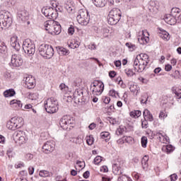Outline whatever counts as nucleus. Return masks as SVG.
<instances>
[{"label":"nucleus","mask_w":181,"mask_h":181,"mask_svg":"<svg viewBox=\"0 0 181 181\" xmlns=\"http://www.w3.org/2000/svg\"><path fill=\"white\" fill-rule=\"evenodd\" d=\"M149 63V56L146 54H140L136 56L133 62V67L137 73H142Z\"/></svg>","instance_id":"1"},{"label":"nucleus","mask_w":181,"mask_h":181,"mask_svg":"<svg viewBox=\"0 0 181 181\" xmlns=\"http://www.w3.org/2000/svg\"><path fill=\"white\" fill-rule=\"evenodd\" d=\"M45 111L48 114H54L59 111V102L55 98H49L44 103Z\"/></svg>","instance_id":"2"},{"label":"nucleus","mask_w":181,"mask_h":181,"mask_svg":"<svg viewBox=\"0 0 181 181\" xmlns=\"http://www.w3.org/2000/svg\"><path fill=\"white\" fill-rule=\"evenodd\" d=\"M12 25V15L8 11H0V30L4 28H10Z\"/></svg>","instance_id":"3"},{"label":"nucleus","mask_w":181,"mask_h":181,"mask_svg":"<svg viewBox=\"0 0 181 181\" xmlns=\"http://www.w3.org/2000/svg\"><path fill=\"white\" fill-rule=\"evenodd\" d=\"M121 19V11L119 8H113L110 11L107 17L109 25H117Z\"/></svg>","instance_id":"4"},{"label":"nucleus","mask_w":181,"mask_h":181,"mask_svg":"<svg viewBox=\"0 0 181 181\" xmlns=\"http://www.w3.org/2000/svg\"><path fill=\"white\" fill-rule=\"evenodd\" d=\"M23 50L24 53L30 56V57L33 56L36 52V47L33 41H31L30 39L25 40L23 42Z\"/></svg>","instance_id":"5"},{"label":"nucleus","mask_w":181,"mask_h":181,"mask_svg":"<svg viewBox=\"0 0 181 181\" xmlns=\"http://www.w3.org/2000/svg\"><path fill=\"white\" fill-rule=\"evenodd\" d=\"M38 50L40 56H42V57H45V59H52L53 54H54V49H53V47L49 45H42L40 46Z\"/></svg>","instance_id":"6"},{"label":"nucleus","mask_w":181,"mask_h":181,"mask_svg":"<svg viewBox=\"0 0 181 181\" xmlns=\"http://www.w3.org/2000/svg\"><path fill=\"white\" fill-rule=\"evenodd\" d=\"M23 125V118L22 117H13L6 124V128L11 131H15Z\"/></svg>","instance_id":"7"},{"label":"nucleus","mask_w":181,"mask_h":181,"mask_svg":"<svg viewBox=\"0 0 181 181\" xmlns=\"http://www.w3.org/2000/svg\"><path fill=\"white\" fill-rule=\"evenodd\" d=\"M76 19L80 25L82 26H87L90 22V16L88 15V11L84 9L79 10Z\"/></svg>","instance_id":"8"},{"label":"nucleus","mask_w":181,"mask_h":181,"mask_svg":"<svg viewBox=\"0 0 181 181\" xmlns=\"http://www.w3.org/2000/svg\"><path fill=\"white\" fill-rule=\"evenodd\" d=\"M13 140L16 144H19V145H23V144H26L28 141V136H26V133L23 131H16L13 134Z\"/></svg>","instance_id":"9"},{"label":"nucleus","mask_w":181,"mask_h":181,"mask_svg":"<svg viewBox=\"0 0 181 181\" xmlns=\"http://www.w3.org/2000/svg\"><path fill=\"white\" fill-rule=\"evenodd\" d=\"M93 95H101L104 91V83L102 81H95L90 85Z\"/></svg>","instance_id":"10"},{"label":"nucleus","mask_w":181,"mask_h":181,"mask_svg":"<svg viewBox=\"0 0 181 181\" xmlns=\"http://www.w3.org/2000/svg\"><path fill=\"white\" fill-rule=\"evenodd\" d=\"M74 119L69 115L63 116L59 120V125L61 128H63L64 129H67L69 128V125H74Z\"/></svg>","instance_id":"11"},{"label":"nucleus","mask_w":181,"mask_h":181,"mask_svg":"<svg viewBox=\"0 0 181 181\" xmlns=\"http://www.w3.org/2000/svg\"><path fill=\"white\" fill-rule=\"evenodd\" d=\"M137 39L140 45H146L149 43V33L146 30H141L137 33Z\"/></svg>","instance_id":"12"},{"label":"nucleus","mask_w":181,"mask_h":181,"mask_svg":"<svg viewBox=\"0 0 181 181\" xmlns=\"http://www.w3.org/2000/svg\"><path fill=\"white\" fill-rule=\"evenodd\" d=\"M62 33V25L58 22L54 21L52 26L49 27V33L51 35H60Z\"/></svg>","instance_id":"13"},{"label":"nucleus","mask_w":181,"mask_h":181,"mask_svg":"<svg viewBox=\"0 0 181 181\" xmlns=\"http://www.w3.org/2000/svg\"><path fill=\"white\" fill-rule=\"evenodd\" d=\"M55 146L54 141H48L44 143V145L42 146V152H44V153H52V152L54 151Z\"/></svg>","instance_id":"14"},{"label":"nucleus","mask_w":181,"mask_h":181,"mask_svg":"<svg viewBox=\"0 0 181 181\" xmlns=\"http://www.w3.org/2000/svg\"><path fill=\"white\" fill-rule=\"evenodd\" d=\"M23 64L22 56L14 54L11 56V64L13 67H19Z\"/></svg>","instance_id":"15"},{"label":"nucleus","mask_w":181,"mask_h":181,"mask_svg":"<svg viewBox=\"0 0 181 181\" xmlns=\"http://www.w3.org/2000/svg\"><path fill=\"white\" fill-rule=\"evenodd\" d=\"M42 13L46 18H48V19L54 18V8L51 6L43 7Z\"/></svg>","instance_id":"16"},{"label":"nucleus","mask_w":181,"mask_h":181,"mask_svg":"<svg viewBox=\"0 0 181 181\" xmlns=\"http://www.w3.org/2000/svg\"><path fill=\"white\" fill-rule=\"evenodd\" d=\"M25 87H27V88H28L29 90L35 88V86H36V81L35 80V77L30 75L25 77Z\"/></svg>","instance_id":"17"},{"label":"nucleus","mask_w":181,"mask_h":181,"mask_svg":"<svg viewBox=\"0 0 181 181\" xmlns=\"http://www.w3.org/2000/svg\"><path fill=\"white\" fill-rule=\"evenodd\" d=\"M83 90H76L74 93L73 99L76 104H79V103H83Z\"/></svg>","instance_id":"18"},{"label":"nucleus","mask_w":181,"mask_h":181,"mask_svg":"<svg viewBox=\"0 0 181 181\" xmlns=\"http://www.w3.org/2000/svg\"><path fill=\"white\" fill-rule=\"evenodd\" d=\"M10 45L17 52L21 50V44H19V42H18V36L14 35L11 37Z\"/></svg>","instance_id":"19"},{"label":"nucleus","mask_w":181,"mask_h":181,"mask_svg":"<svg viewBox=\"0 0 181 181\" xmlns=\"http://www.w3.org/2000/svg\"><path fill=\"white\" fill-rule=\"evenodd\" d=\"M164 21L168 25H176V17L171 14H166L164 17Z\"/></svg>","instance_id":"20"},{"label":"nucleus","mask_w":181,"mask_h":181,"mask_svg":"<svg viewBox=\"0 0 181 181\" xmlns=\"http://www.w3.org/2000/svg\"><path fill=\"white\" fill-rule=\"evenodd\" d=\"M18 18L25 22V21H28L29 19V13L27 11H21L18 13Z\"/></svg>","instance_id":"21"},{"label":"nucleus","mask_w":181,"mask_h":181,"mask_svg":"<svg viewBox=\"0 0 181 181\" xmlns=\"http://www.w3.org/2000/svg\"><path fill=\"white\" fill-rule=\"evenodd\" d=\"M10 105H11V108H13V110H19L22 108V103L21 100H12L10 102Z\"/></svg>","instance_id":"22"},{"label":"nucleus","mask_w":181,"mask_h":181,"mask_svg":"<svg viewBox=\"0 0 181 181\" xmlns=\"http://www.w3.org/2000/svg\"><path fill=\"white\" fill-rule=\"evenodd\" d=\"M143 115L144 117V119H147V121H149L150 122H152L153 121V115H152V113H151V111L148 109H145Z\"/></svg>","instance_id":"23"},{"label":"nucleus","mask_w":181,"mask_h":181,"mask_svg":"<svg viewBox=\"0 0 181 181\" xmlns=\"http://www.w3.org/2000/svg\"><path fill=\"white\" fill-rule=\"evenodd\" d=\"M57 50L60 56H69L70 51L63 47H57Z\"/></svg>","instance_id":"24"},{"label":"nucleus","mask_w":181,"mask_h":181,"mask_svg":"<svg viewBox=\"0 0 181 181\" xmlns=\"http://www.w3.org/2000/svg\"><path fill=\"white\" fill-rule=\"evenodd\" d=\"M93 2L97 8H104L107 4L106 0H93Z\"/></svg>","instance_id":"25"},{"label":"nucleus","mask_w":181,"mask_h":181,"mask_svg":"<svg viewBox=\"0 0 181 181\" xmlns=\"http://www.w3.org/2000/svg\"><path fill=\"white\" fill-rule=\"evenodd\" d=\"M64 7L67 11L68 13H73L74 12V6L69 1L64 4Z\"/></svg>","instance_id":"26"},{"label":"nucleus","mask_w":181,"mask_h":181,"mask_svg":"<svg viewBox=\"0 0 181 181\" xmlns=\"http://www.w3.org/2000/svg\"><path fill=\"white\" fill-rule=\"evenodd\" d=\"M162 151L165 152V153H172V152L175 151V148H173V146L168 144L163 146Z\"/></svg>","instance_id":"27"},{"label":"nucleus","mask_w":181,"mask_h":181,"mask_svg":"<svg viewBox=\"0 0 181 181\" xmlns=\"http://www.w3.org/2000/svg\"><path fill=\"white\" fill-rule=\"evenodd\" d=\"M101 139H104L105 142H108L111 139V135L108 132H103L100 133Z\"/></svg>","instance_id":"28"},{"label":"nucleus","mask_w":181,"mask_h":181,"mask_svg":"<svg viewBox=\"0 0 181 181\" xmlns=\"http://www.w3.org/2000/svg\"><path fill=\"white\" fill-rule=\"evenodd\" d=\"M160 37L161 39H163V40H169L170 39V36L169 35V33H168L166 30H161L159 34Z\"/></svg>","instance_id":"29"},{"label":"nucleus","mask_w":181,"mask_h":181,"mask_svg":"<svg viewBox=\"0 0 181 181\" xmlns=\"http://www.w3.org/2000/svg\"><path fill=\"white\" fill-rule=\"evenodd\" d=\"M6 52H8V47H6V45H5L4 41L0 40V53H1V54H5Z\"/></svg>","instance_id":"30"},{"label":"nucleus","mask_w":181,"mask_h":181,"mask_svg":"<svg viewBox=\"0 0 181 181\" xmlns=\"http://www.w3.org/2000/svg\"><path fill=\"white\" fill-rule=\"evenodd\" d=\"M148 160H149V157H148V156H144L141 159L142 168L144 170L148 169Z\"/></svg>","instance_id":"31"},{"label":"nucleus","mask_w":181,"mask_h":181,"mask_svg":"<svg viewBox=\"0 0 181 181\" xmlns=\"http://www.w3.org/2000/svg\"><path fill=\"white\" fill-rule=\"evenodd\" d=\"M39 175L40 177H50V176H52V173L45 170H41L39 172Z\"/></svg>","instance_id":"32"},{"label":"nucleus","mask_w":181,"mask_h":181,"mask_svg":"<svg viewBox=\"0 0 181 181\" xmlns=\"http://www.w3.org/2000/svg\"><path fill=\"white\" fill-rule=\"evenodd\" d=\"M132 118H139L142 115V112L140 110H133L129 113Z\"/></svg>","instance_id":"33"},{"label":"nucleus","mask_w":181,"mask_h":181,"mask_svg":"<svg viewBox=\"0 0 181 181\" xmlns=\"http://www.w3.org/2000/svg\"><path fill=\"white\" fill-rule=\"evenodd\" d=\"M172 93L175 94V96L177 97V98H179V99L181 98V89H179L176 86H173L172 88Z\"/></svg>","instance_id":"34"},{"label":"nucleus","mask_w":181,"mask_h":181,"mask_svg":"<svg viewBox=\"0 0 181 181\" xmlns=\"http://www.w3.org/2000/svg\"><path fill=\"white\" fill-rule=\"evenodd\" d=\"M15 94V90L13 89L6 90V91L4 92V95L6 98L13 97Z\"/></svg>","instance_id":"35"},{"label":"nucleus","mask_w":181,"mask_h":181,"mask_svg":"<svg viewBox=\"0 0 181 181\" xmlns=\"http://www.w3.org/2000/svg\"><path fill=\"white\" fill-rule=\"evenodd\" d=\"M129 90L132 93H134V94H138V91H139V86H138L136 84H132L129 86Z\"/></svg>","instance_id":"36"},{"label":"nucleus","mask_w":181,"mask_h":181,"mask_svg":"<svg viewBox=\"0 0 181 181\" xmlns=\"http://www.w3.org/2000/svg\"><path fill=\"white\" fill-rule=\"evenodd\" d=\"M112 170H113V173H115V175H121V173H122V171L121 170V168L118 167L117 164H113Z\"/></svg>","instance_id":"37"},{"label":"nucleus","mask_w":181,"mask_h":181,"mask_svg":"<svg viewBox=\"0 0 181 181\" xmlns=\"http://www.w3.org/2000/svg\"><path fill=\"white\" fill-rule=\"evenodd\" d=\"M122 141L123 142L131 144L134 142V138H132V136H124L122 137Z\"/></svg>","instance_id":"38"},{"label":"nucleus","mask_w":181,"mask_h":181,"mask_svg":"<svg viewBox=\"0 0 181 181\" xmlns=\"http://www.w3.org/2000/svg\"><path fill=\"white\" fill-rule=\"evenodd\" d=\"M124 132H127V127L120 126L116 131L117 135H122Z\"/></svg>","instance_id":"39"},{"label":"nucleus","mask_w":181,"mask_h":181,"mask_svg":"<svg viewBox=\"0 0 181 181\" xmlns=\"http://www.w3.org/2000/svg\"><path fill=\"white\" fill-rule=\"evenodd\" d=\"M69 47L71 49H78V47H80V42L76 40L72 41L69 45Z\"/></svg>","instance_id":"40"},{"label":"nucleus","mask_w":181,"mask_h":181,"mask_svg":"<svg viewBox=\"0 0 181 181\" xmlns=\"http://www.w3.org/2000/svg\"><path fill=\"white\" fill-rule=\"evenodd\" d=\"M124 73L127 74V77H133V76H135V72L131 69H126Z\"/></svg>","instance_id":"41"},{"label":"nucleus","mask_w":181,"mask_h":181,"mask_svg":"<svg viewBox=\"0 0 181 181\" xmlns=\"http://www.w3.org/2000/svg\"><path fill=\"white\" fill-rule=\"evenodd\" d=\"M127 47H128L129 52H134L136 49V45L131 43V42H127L126 43Z\"/></svg>","instance_id":"42"},{"label":"nucleus","mask_w":181,"mask_h":181,"mask_svg":"<svg viewBox=\"0 0 181 181\" xmlns=\"http://www.w3.org/2000/svg\"><path fill=\"white\" fill-rule=\"evenodd\" d=\"M29 100H37L39 98V93H30L28 95Z\"/></svg>","instance_id":"43"},{"label":"nucleus","mask_w":181,"mask_h":181,"mask_svg":"<svg viewBox=\"0 0 181 181\" xmlns=\"http://www.w3.org/2000/svg\"><path fill=\"white\" fill-rule=\"evenodd\" d=\"M181 13L180 9L177 8H173L171 9V16H176L177 15H179Z\"/></svg>","instance_id":"44"},{"label":"nucleus","mask_w":181,"mask_h":181,"mask_svg":"<svg viewBox=\"0 0 181 181\" xmlns=\"http://www.w3.org/2000/svg\"><path fill=\"white\" fill-rule=\"evenodd\" d=\"M141 104H148V95L144 94L140 98Z\"/></svg>","instance_id":"45"},{"label":"nucleus","mask_w":181,"mask_h":181,"mask_svg":"<svg viewBox=\"0 0 181 181\" xmlns=\"http://www.w3.org/2000/svg\"><path fill=\"white\" fill-rule=\"evenodd\" d=\"M3 76L6 80H10L11 78H12V74H11V71H4L3 74Z\"/></svg>","instance_id":"46"},{"label":"nucleus","mask_w":181,"mask_h":181,"mask_svg":"<svg viewBox=\"0 0 181 181\" xmlns=\"http://www.w3.org/2000/svg\"><path fill=\"white\" fill-rule=\"evenodd\" d=\"M53 21H47L44 23V26L45 28V30H48L49 33V28L53 25Z\"/></svg>","instance_id":"47"},{"label":"nucleus","mask_w":181,"mask_h":181,"mask_svg":"<svg viewBox=\"0 0 181 181\" xmlns=\"http://www.w3.org/2000/svg\"><path fill=\"white\" fill-rule=\"evenodd\" d=\"M146 145H148V138L144 136L141 137V146L143 148H146Z\"/></svg>","instance_id":"48"},{"label":"nucleus","mask_w":181,"mask_h":181,"mask_svg":"<svg viewBox=\"0 0 181 181\" xmlns=\"http://www.w3.org/2000/svg\"><path fill=\"white\" fill-rule=\"evenodd\" d=\"M118 181H132V180L127 175H122L118 177Z\"/></svg>","instance_id":"49"},{"label":"nucleus","mask_w":181,"mask_h":181,"mask_svg":"<svg viewBox=\"0 0 181 181\" xmlns=\"http://www.w3.org/2000/svg\"><path fill=\"white\" fill-rule=\"evenodd\" d=\"M86 142L89 146L93 145L94 144V138L92 136H86Z\"/></svg>","instance_id":"50"},{"label":"nucleus","mask_w":181,"mask_h":181,"mask_svg":"<svg viewBox=\"0 0 181 181\" xmlns=\"http://www.w3.org/2000/svg\"><path fill=\"white\" fill-rule=\"evenodd\" d=\"M102 160H103V157L98 156L94 158L93 162L95 165H99L100 163H101Z\"/></svg>","instance_id":"51"},{"label":"nucleus","mask_w":181,"mask_h":181,"mask_svg":"<svg viewBox=\"0 0 181 181\" xmlns=\"http://www.w3.org/2000/svg\"><path fill=\"white\" fill-rule=\"evenodd\" d=\"M168 117V113L166 112L161 110L159 114V119H165V118Z\"/></svg>","instance_id":"52"},{"label":"nucleus","mask_w":181,"mask_h":181,"mask_svg":"<svg viewBox=\"0 0 181 181\" xmlns=\"http://www.w3.org/2000/svg\"><path fill=\"white\" fill-rule=\"evenodd\" d=\"M109 95L111 97H115V98H117V96L119 97V93L118 92L115 91V90L112 89L109 92Z\"/></svg>","instance_id":"53"},{"label":"nucleus","mask_w":181,"mask_h":181,"mask_svg":"<svg viewBox=\"0 0 181 181\" xmlns=\"http://www.w3.org/2000/svg\"><path fill=\"white\" fill-rule=\"evenodd\" d=\"M138 80L142 84H147L148 83H149V80H148L147 78H144L142 76L139 77Z\"/></svg>","instance_id":"54"},{"label":"nucleus","mask_w":181,"mask_h":181,"mask_svg":"<svg viewBox=\"0 0 181 181\" xmlns=\"http://www.w3.org/2000/svg\"><path fill=\"white\" fill-rule=\"evenodd\" d=\"M148 120L144 119V120L141 121V128H144V129H146L148 128Z\"/></svg>","instance_id":"55"},{"label":"nucleus","mask_w":181,"mask_h":181,"mask_svg":"<svg viewBox=\"0 0 181 181\" xmlns=\"http://www.w3.org/2000/svg\"><path fill=\"white\" fill-rule=\"evenodd\" d=\"M102 33L104 35L105 37H108V33H110V30H108V28H104L102 29Z\"/></svg>","instance_id":"56"},{"label":"nucleus","mask_w":181,"mask_h":181,"mask_svg":"<svg viewBox=\"0 0 181 181\" xmlns=\"http://www.w3.org/2000/svg\"><path fill=\"white\" fill-rule=\"evenodd\" d=\"M156 135H157L158 139H159L160 142H162V141H163V139H165V134H163L160 132H158V133H157Z\"/></svg>","instance_id":"57"},{"label":"nucleus","mask_w":181,"mask_h":181,"mask_svg":"<svg viewBox=\"0 0 181 181\" xmlns=\"http://www.w3.org/2000/svg\"><path fill=\"white\" fill-rule=\"evenodd\" d=\"M74 142H75V144H78V145H80L83 143V139H81V137L78 136L74 139Z\"/></svg>","instance_id":"58"},{"label":"nucleus","mask_w":181,"mask_h":181,"mask_svg":"<svg viewBox=\"0 0 181 181\" xmlns=\"http://www.w3.org/2000/svg\"><path fill=\"white\" fill-rule=\"evenodd\" d=\"M7 4H8V6L9 7L14 6V5H16V0H8Z\"/></svg>","instance_id":"59"},{"label":"nucleus","mask_w":181,"mask_h":181,"mask_svg":"<svg viewBox=\"0 0 181 181\" xmlns=\"http://www.w3.org/2000/svg\"><path fill=\"white\" fill-rule=\"evenodd\" d=\"M103 103L105 104H110V101H111V98H110V97H107V96H104L103 98Z\"/></svg>","instance_id":"60"},{"label":"nucleus","mask_w":181,"mask_h":181,"mask_svg":"<svg viewBox=\"0 0 181 181\" xmlns=\"http://www.w3.org/2000/svg\"><path fill=\"white\" fill-rule=\"evenodd\" d=\"M100 172H103V173H107V172H108V167H107V165H103L100 167Z\"/></svg>","instance_id":"61"},{"label":"nucleus","mask_w":181,"mask_h":181,"mask_svg":"<svg viewBox=\"0 0 181 181\" xmlns=\"http://www.w3.org/2000/svg\"><path fill=\"white\" fill-rule=\"evenodd\" d=\"M170 179L171 181H177V175L173 174L170 175Z\"/></svg>","instance_id":"62"},{"label":"nucleus","mask_w":181,"mask_h":181,"mask_svg":"<svg viewBox=\"0 0 181 181\" xmlns=\"http://www.w3.org/2000/svg\"><path fill=\"white\" fill-rule=\"evenodd\" d=\"M68 33L69 35H74V27L71 26L68 28Z\"/></svg>","instance_id":"63"},{"label":"nucleus","mask_w":181,"mask_h":181,"mask_svg":"<svg viewBox=\"0 0 181 181\" xmlns=\"http://www.w3.org/2000/svg\"><path fill=\"white\" fill-rule=\"evenodd\" d=\"M176 23H181V13L175 16Z\"/></svg>","instance_id":"64"}]
</instances>
